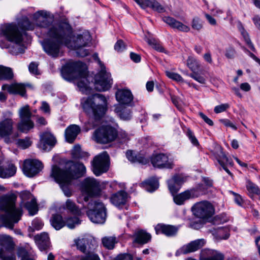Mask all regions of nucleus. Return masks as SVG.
<instances>
[{
  "mask_svg": "<svg viewBox=\"0 0 260 260\" xmlns=\"http://www.w3.org/2000/svg\"><path fill=\"white\" fill-rule=\"evenodd\" d=\"M49 15L47 11L40 10L34 13L33 19L39 28L45 29L43 33L48 37L42 43L45 52L52 57L57 58L62 55L61 46H68L71 43L72 28L68 22L63 21L51 24Z\"/></svg>",
  "mask_w": 260,
  "mask_h": 260,
  "instance_id": "obj_1",
  "label": "nucleus"
},
{
  "mask_svg": "<svg viewBox=\"0 0 260 260\" xmlns=\"http://www.w3.org/2000/svg\"><path fill=\"white\" fill-rule=\"evenodd\" d=\"M93 56L98 58L101 68L94 78L87 75L86 64L81 61L69 63L61 71L63 78L67 81L79 78L77 86L86 94H89L93 87L98 91H106L109 89L112 84L110 73L106 71L105 66L98 58V54H94Z\"/></svg>",
  "mask_w": 260,
  "mask_h": 260,
  "instance_id": "obj_2",
  "label": "nucleus"
},
{
  "mask_svg": "<svg viewBox=\"0 0 260 260\" xmlns=\"http://www.w3.org/2000/svg\"><path fill=\"white\" fill-rule=\"evenodd\" d=\"M85 172L86 168L82 163L71 161L66 164L64 169L53 165L51 176L59 184L64 195L69 197L72 194L70 188L72 180L82 177Z\"/></svg>",
  "mask_w": 260,
  "mask_h": 260,
  "instance_id": "obj_3",
  "label": "nucleus"
},
{
  "mask_svg": "<svg viewBox=\"0 0 260 260\" xmlns=\"http://www.w3.org/2000/svg\"><path fill=\"white\" fill-rule=\"evenodd\" d=\"M17 199V194L12 192L0 197V211L5 212L0 216V227L13 229L14 224L21 219L23 212L21 208L16 207Z\"/></svg>",
  "mask_w": 260,
  "mask_h": 260,
  "instance_id": "obj_4",
  "label": "nucleus"
},
{
  "mask_svg": "<svg viewBox=\"0 0 260 260\" xmlns=\"http://www.w3.org/2000/svg\"><path fill=\"white\" fill-rule=\"evenodd\" d=\"M34 28V24L27 17L23 18L18 23L6 24L0 27V38L4 37L9 42L20 44L23 41V36L26 30H31Z\"/></svg>",
  "mask_w": 260,
  "mask_h": 260,
  "instance_id": "obj_5",
  "label": "nucleus"
},
{
  "mask_svg": "<svg viewBox=\"0 0 260 260\" xmlns=\"http://www.w3.org/2000/svg\"><path fill=\"white\" fill-rule=\"evenodd\" d=\"M84 111L95 121L100 120L107 110V100L102 94L95 93L88 97L82 104Z\"/></svg>",
  "mask_w": 260,
  "mask_h": 260,
  "instance_id": "obj_6",
  "label": "nucleus"
},
{
  "mask_svg": "<svg viewBox=\"0 0 260 260\" xmlns=\"http://www.w3.org/2000/svg\"><path fill=\"white\" fill-rule=\"evenodd\" d=\"M73 246L81 252L85 254L79 257V260H100L94 250L98 247L96 241L92 237L78 238L74 240Z\"/></svg>",
  "mask_w": 260,
  "mask_h": 260,
  "instance_id": "obj_7",
  "label": "nucleus"
},
{
  "mask_svg": "<svg viewBox=\"0 0 260 260\" xmlns=\"http://www.w3.org/2000/svg\"><path fill=\"white\" fill-rule=\"evenodd\" d=\"M12 115V112L10 111H4L0 120V137L4 138L7 144L12 143L19 136L18 132L13 131Z\"/></svg>",
  "mask_w": 260,
  "mask_h": 260,
  "instance_id": "obj_8",
  "label": "nucleus"
},
{
  "mask_svg": "<svg viewBox=\"0 0 260 260\" xmlns=\"http://www.w3.org/2000/svg\"><path fill=\"white\" fill-rule=\"evenodd\" d=\"M91 41V36L88 31L85 30L74 37L71 47L74 50H77L76 53L78 56L84 57L88 55L89 51L81 49L88 45Z\"/></svg>",
  "mask_w": 260,
  "mask_h": 260,
  "instance_id": "obj_9",
  "label": "nucleus"
},
{
  "mask_svg": "<svg viewBox=\"0 0 260 260\" xmlns=\"http://www.w3.org/2000/svg\"><path fill=\"white\" fill-rule=\"evenodd\" d=\"M89 204L93 206V208L86 212L87 215L93 223H104L106 221L107 216L106 208L104 204L99 200L91 201Z\"/></svg>",
  "mask_w": 260,
  "mask_h": 260,
  "instance_id": "obj_10",
  "label": "nucleus"
},
{
  "mask_svg": "<svg viewBox=\"0 0 260 260\" xmlns=\"http://www.w3.org/2000/svg\"><path fill=\"white\" fill-rule=\"evenodd\" d=\"M20 121L17 124V129L22 133H27L35 126L31 118L32 115L29 106L26 105L21 107L18 111Z\"/></svg>",
  "mask_w": 260,
  "mask_h": 260,
  "instance_id": "obj_11",
  "label": "nucleus"
},
{
  "mask_svg": "<svg viewBox=\"0 0 260 260\" xmlns=\"http://www.w3.org/2000/svg\"><path fill=\"white\" fill-rule=\"evenodd\" d=\"M118 132L116 128L110 126H102L96 129L93 136L96 142L107 144L114 141L117 137Z\"/></svg>",
  "mask_w": 260,
  "mask_h": 260,
  "instance_id": "obj_12",
  "label": "nucleus"
},
{
  "mask_svg": "<svg viewBox=\"0 0 260 260\" xmlns=\"http://www.w3.org/2000/svg\"><path fill=\"white\" fill-rule=\"evenodd\" d=\"M109 156L105 151L95 156L92 162V171L97 176L107 172L109 169Z\"/></svg>",
  "mask_w": 260,
  "mask_h": 260,
  "instance_id": "obj_13",
  "label": "nucleus"
},
{
  "mask_svg": "<svg viewBox=\"0 0 260 260\" xmlns=\"http://www.w3.org/2000/svg\"><path fill=\"white\" fill-rule=\"evenodd\" d=\"M191 209L195 216L203 219L211 217L214 213L213 206L207 201L197 203Z\"/></svg>",
  "mask_w": 260,
  "mask_h": 260,
  "instance_id": "obj_14",
  "label": "nucleus"
},
{
  "mask_svg": "<svg viewBox=\"0 0 260 260\" xmlns=\"http://www.w3.org/2000/svg\"><path fill=\"white\" fill-rule=\"evenodd\" d=\"M43 168V165L41 161L28 159L24 161L22 170L26 176L32 177L38 174Z\"/></svg>",
  "mask_w": 260,
  "mask_h": 260,
  "instance_id": "obj_15",
  "label": "nucleus"
},
{
  "mask_svg": "<svg viewBox=\"0 0 260 260\" xmlns=\"http://www.w3.org/2000/svg\"><path fill=\"white\" fill-rule=\"evenodd\" d=\"M150 160L153 166L158 169H171L174 167L173 161L169 160L168 156L164 153L153 154Z\"/></svg>",
  "mask_w": 260,
  "mask_h": 260,
  "instance_id": "obj_16",
  "label": "nucleus"
},
{
  "mask_svg": "<svg viewBox=\"0 0 260 260\" xmlns=\"http://www.w3.org/2000/svg\"><path fill=\"white\" fill-rule=\"evenodd\" d=\"M83 187L90 197H96L101 194L100 182L93 178H86L83 183Z\"/></svg>",
  "mask_w": 260,
  "mask_h": 260,
  "instance_id": "obj_17",
  "label": "nucleus"
},
{
  "mask_svg": "<svg viewBox=\"0 0 260 260\" xmlns=\"http://www.w3.org/2000/svg\"><path fill=\"white\" fill-rule=\"evenodd\" d=\"M206 240L204 239H199L192 241L187 244L183 245L177 251L181 254H186L189 253L195 252L202 248L206 244Z\"/></svg>",
  "mask_w": 260,
  "mask_h": 260,
  "instance_id": "obj_18",
  "label": "nucleus"
},
{
  "mask_svg": "<svg viewBox=\"0 0 260 260\" xmlns=\"http://www.w3.org/2000/svg\"><path fill=\"white\" fill-rule=\"evenodd\" d=\"M34 240L40 251H47L50 249L51 242L47 233L43 232L34 236Z\"/></svg>",
  "mask_w": 260,
  "mask_h": 260,
  "instance_id": "obj_19",
  "label": "nucleus"
},
{
  "mask_svg": "<svg viewBox=\"0 0 260 260\" xmlns=\"http://www.w3.org/2000/svg\"><path fill=\"white\" fill-rule=\"evenodd\" d=\"M116 100L119 105L131 106L133 101V95L130 90L127 89H118L116 93Z\"/></svg>",
  "mask_w": 260,
  "mask_h": 260,
  "instance_id": "obj_20",
  "label": "nucleus"
},
{
  "mask_svg": "<svg viewBox=\"0 0 260 260\" xmlns=\"http://www.w3.org/2000/svg\"><path fill=\"white\" fill-rule=\"evenodd\" d=\"M26 86H30V85L21 83H12L11 84H4L2 86V90H7V91L11 94H19L22 96H26Z\"/></svg>",
  "mask_w": 260,
  "mask_h": 260,
  "instance_id": "obj_21",
  "label": "nucleus"
},
{
  "mask_svg": "<svg viewBox=\"0 0 260 260\" xmlns=\"http://www.w3.org/2000/svg\"><path fill=\"white\" fill-rule=\"evenodd\" d=\"M215 157L217 161L223 169L230 176H233L232 173L228 169V166H233L234 162L231 158L228 157L223 151L222 148H221L219 151L216 152Z\"/></svg>",
  "mask_w": 260,
  "mask_h": 260,
  "instance_id": "obj_22",
  "label": "nucleus"
},
{
  "mask_svg": "<svg viewBox=\"0 0 260 260\" xmlns=\"http://www.w3.org/2000/svg\"><path fill=\"white\" fill-rule=\"evenodd\" d=\"M224 254L219 251L204 249L201 251L200 260H224Z\"/></svg>",
  "mask_w": 260,
  "mask_h": 260,
  "instance_id": "obj_23",
  "label": "nucleus"
},
{
  "mask_svg": "<svg viewBox=\"0 0 260 260\" xmlns=\"http://www.w3.org/2000/svg\"><path fill=\"white\" fill-rule=\"evenodd\" d=\"M41 147L44 150H50L56 143V140L50 132H44L40 135Z\"/></svg>",
  "mask_w": 260,
  "mask_h": 260,
  "instance_id": "obj_24",
  "label": "nucleus"
},
{
  "mask_svg": "<svg viewBox=\"0 0 260 260\" xmlns=\"http://www.w3.org/2000/svg\"><path fill=\"white\" fill-rule=\"evenodd\" d=\"M155 231L156 234H162L167 237H173L176 235L178 228L172 225L159 223L155 226Z\"/></svg>",
  "mask_w": 260,
  "mask_h": 260,
  "instance_id": "obj_25",
  "label": "nucleus"
},
{
  "mask_svg": "<svg viewBox=\"0 0 260 260\" xmlns=\"http://www.w3.org/2000/svg\"><path fill=\"white\" fill-rule=\"evenodd\" d=\"M0 245L2 247L0 252L6 255H10L14 247L12 238L7 235H0Z\"/></svg>",
  "mask_w": 260,
  "mask_h": 260,
  "instance_id": "obj_26",
  "label": "nucleus"
},
{
  "mask_svg": "<svg viewBox=\"0 0 260 260\" xmlns=\"http://www.w3.org/2000/svg\"><path fill=\"white\" fill-rule=\"evenodd\" d=\"M127 198L128 194L126 192L120 190L112 194L110 197V202L116 207L120 208L126 204Z\"/></svg>",
  "mask_w": 260,
  "mask_h": 260,
  "instance_id": "obj_27",
  "label": "nucleus"
},
{
  "mask_svg": "<svg viewBox=\"0 0 260 260\" xmlns=\"http://www.w3.org/2000/svg\"><path fill=\"white\" fill-rule=\"evenodd\" d=\"M208 232L212 234L217 240H227L230 236V229L228 227L211 228L208 230Z\"/></svg>",
  "mask_w": 260,
  "mask_h": 260,
  "instance_id": "obj_28",
  "label": "nucleus"
},
{
  "mask_svg": "<svg viewBox=\"0 0 260 260\" xmlns=\"http://www.w3.org/2000/svg\"><path fill=\"white\" fill-rule=\"evenodd\" d=\"M164 22L166 23L171 27L184 32H188L190 28L188 26L183 24L182 22L170 16H164L162 18Z\"/></svg>",
  "mask_w": 260,
  "mask_h": 260,
  "instance_id": "obj_29",
  "label": "nucleus"
},
{
  "mask_svg": "<svg viewBox=\"0 0 260 260\" xmlns=\"http://www.w3.org/2000/svg\"><path fill=\"white\" fill-rule=\"evenodd\" d=\"M81 131L80 127L75 124L68 126L65 131V137L67 141L72 143Z\"/></svg>",
  "mask_w": 260,
  "mask_h": 260,
  "instance_id": "obj_30",
  "label": "nucleus"
},
{
  "mask_svg": "<svg viewBox=\"0 0 260 260\" xmlns=\"http://www.w3.org/2000/svg\"><path fill=\"white\" fill-rule=\"evenodd\" d=\"M134 237V243H138L140 245H144L149 242L151 239V235L143 230H140L136 231Z\"/></svg>",
  "mask_w": 260,
  "mask_h": 260,
  "instance_id": "obj_31",
  "label": "nucleus"
},
{
  "mask_svg": "<svg viewBox=\"0 0 260 260\" xmlns=\"http://www.w3.org/2000/svg\"><path fill=\"white\" fill-rule=\"evenodd\" d=\"M17 168L12 164L0 166V177L8 178L13 176L16 172Z\"/></svg>",
  "mask_w": 260,
  "mask_h": 260,
  "instance_id": "obj_32",
  "label": "nucleus"
},
{
  "mask_svg": "<svg viewBox=\"0 0 260 260\" xmlns=\"http://www.w3.org/2000/svg\"><path fill=\"white\" fill-rule=\"evenodd\" d=\"M114 111L119 118L123 120H128L131 119L132 117V111L131 109L126 107L125 105H117L115 107Z\"/></svg>",
  "mask_w": 260,
  "mask_h": 260,
  "instance_id": "obj_33",
  "label": "nucleus"
},
{
  "mask_svg": "<svg viewBox=\"0 0 260 260\" xmlns=\"http://www.w3.org/2000/svg\"><path fill=\"white\" fill-rule=\"evenodd\" d=\"M173 196L174 202L178 205H183L186 200L194 199L190 189L176 195L174 194Z\"/></svg>",
  "mask_w": 260,
  "mask_h": 260,
  "instance_id": "obj_34",
  "label": "nucleus"
},
{
  "mask_svg": "<svg viewBox=\"0 0 260 260\" xmlns=\"http://www.w3.org/2000/svg\"><path fill=\"white\" fill-rule=\"evenodd\" d=\"M127 159L133 162H138L143 165L148 163L149 160L143 155L139 154L135 155L132 150H128L126 153Z\"/></svg>",
  "mask_w": 260,
  "mask_h": 260,
  "instance_id": "obj_35",
  "label": "nucleus"
},
{
  "mask_svg": "<svg viewBox=\"0 0 260 260\" xmlns=\"http://www.w3.org/2000/svg\"><path fill=\"white\" fill-rule=\"evenodd\" d=\"M50 222L56 230H59L66 225L65 220L63 219L62 216L58 214H52Z\"/></svg>",
  "mask_w": 260,
  "mask_h": 260,
  "instance_id": "obj_36",
  "label": "nucleus"
},
{
  "mask_svg": "<svg viewBox=\"0 0 260 260\" xmlns=\"http://www.w3.org/2000/svg\"><path fill=\"white\" fill-rule=\"evenodd\" d=\"M190 190L194 198L207 194L211 192V189L202 183L199 184L196 187L190 188Z\"/></svg>",
  "mask_w": 260,
  "mask_h": 260,
  "instance_id": "obj_37",
  "label": "nucleus"
},
{
  "mask_svg": "<svg viewBox=\"0 0 260 260\" xmlns=\"http://www.w3.org/2000/svg\"><path fill=\"white\" fill-rule=\"evenodd\" d=\"M63 208L67 210L70 213L75 215H80L81 213V210L71 199H68L64 205H63Z\"/></svg>",
  "mask_w": 260,
  "mask_h": 260,
  "instance_id": "obj_38",
  "label": "nucleus"
},
{
  "mask_svg": "<svg viewBox=\"0 0 260 260\" xmlns=\"http://www.w3.org/2000/svg\"><path fill=\"white\" fill-rule=\"evenodd\" d=\"M24 207L28 210L30 215H34L38 211V205L35 198L31 199L30 201H27L23 204Z\"/></svg>",
  "mask_w": 260,
  "mask_h": 260,
  "instance_id": "obj_39",
  "label": "nucleus"
},
{
  "mask_svg": "<svg viewBox=\"0 0 260 260\" xmlns=\"http://www.w3.org/2000/svg\"><path fill=\"white\" fill-rule=\"evenodd\" d=\"M142 185L145 189L149 192H153L158 188L159 183L158 180L154 178H150L144 181Z\"/></svg>",
  "mask_w": 260,
  "mask_h": 260,
  "instance_id": "obj_40",
  "label": "nucleus"
},
{
  "mask_svg": "<svg viewBox=\"0 0 260 260\" xmlns=\"http://www.w3.org/2000/svg\"><path fill=\"white\" fill-rule=\"evenodd\" d=\"M102 242L103 246L106 248L111 250L115 247V244L118 242L115 237H104L102 239Z\"/></svg>",
  "mask_w": 260,
  "mask_h": 260,
  "instance_id": "obj_41",
  "label": "nucleus"
},
{
  "mask_svg": "<svg viewBox=\"0 0 260 260\" xmlns=\"http://www.w3.org/2000/svg\"><path fill=\"white\" fill-rule=\"evenodd\" d=\"M72 156L74 159H80L88 156V153L81 150L80 145H75L72 150Z\"/></svg>",
  "mask_w": 260,
  "mask_h": 260,
  "instance_id": "obj_42",
  "label": "nucleus"
},
{
  "mask_svg": "<svg viewBox=\"0 0 260 260\" xmlns=\"http://www.w3.org/2000/svg\"><path fill=\"white\" fill-rule=\"evenodd\" d=\"M13 77V74L11 68L0 67V80H10Z\"/></svg>",
  "mask_w": 260,
  "mask_h": 260,
  "instance_id": "obj_43",
  "label": "nucleus"
},
{
  "mask_svg": "<svg viewBox=\"0 0 260 260\" xmlns=\"http://www.w3.org/2000/svg\"><path fill=\"white\" fill-rule=\"evenodd\" d=\"M187 66L189 69L193 72H196L200 68V62L194 57L189 56L187 59Z\"/></svg>",
  "mask_w": 260,
  "mask_h": 260,
  "instance_id": "obj_44",
  "label": "nucleus"
},
{
  "mask_svg": "<svg viewBox=\"0 0 260 260\" xmlns=\"http://www.w3.org/2000/svg\"><path fill=\"white\" fill-rule=\"evenodd\" d=\"M229 220L225 214H221L216 215L212 219L211 222L213 224L218 225L226 222Z\"/></svg>",
  "mask_w": 260,
  "mask_h": 260,
  "instance_id": "obj_45",
  "label": "nucleus"
},
{
  "mask_svg": "<svg viewBox=\"0 0 260 260\" xmlns=\"http://www.w3.org/2000/svg\"><path fill=\"white\" fill-rule=\"evenodd\" d=\"M66 225L70 229H74L76 225L80 224L81 221L77 217H69L65 221Z\"/></svg>",
  "mask_w": 260,
  "mask_h": 260,
  "instance_id": "obj_46",
  "label": "nucleus"
},
{
  "mask_svg": "<svg viewBox=\"0 0 260 260\" xmlns=\"http://www.w3.org/2000/svg\"><path fill=\"white\" fill-rule=\"evenodd\" d=\"M18 146L23 149H26L31 145L29 138L25 137L24 139H19L17 140Z\"/></svg>",
  "mask_w": 260,
  "mask_h": 260,
  "instance_id": "obj_47",
  "label": "nucleus"
},
{
  "mask_svg": "<svg viewBox=\"0 0 260 260\" xmlns=\"http://www.w3.org/2000/svg\"><path fill=\"white\" fill-rule=\"evenodd\" d=\"M20 198L21 199V203L23 204L27 201L31 200V199L34 198L30 191L23 190L20 192Z\"/></svg>",
  "mask_w": 260,
  "mask_h": 260,
  "instance_id": "obj_48",
  "label": "nucleus"
},
{
  "mask_svg": "<svg viewBox=\"0 0 260 260\" xmlns=\"http://www.w3.org/2000/svg\"><path fill=\"white\" fill-rule=\"evenodd\" d=\"M246 187L249 192L256 194H260V189L257 185L253 183L252 182L250 181H247Z\"/></svg>",
  "mask_w": 260,
  "mask_h": 260,
  "instance_id": "obj_49",
  "label": "nucleus"
},
{
  "mask_svg": "<svg viewBox=\"0 0 260 260\" xmlns=\"http://www.w3.org/2000/svg\"><path fill=\"white\" fill-rule=\"evenodd\" d=\"M166 74L168 77L177 82H184L185 81L179 74L172 72L167 71Z\"/></svg>",
  "mask_w": 260,
  "mask_h": 260,
  "instance_id": "obj_50",
  "label": "nucleus"
},
{
  "mask_svg": "<svg viewBox=\"0 0 260 260\" xmlns=\"http://www.w3.org/2000/svg\"><path fill=\"white\" fill-rule=\"evenodd\" d=\"M241 35H242L245 42L248 45V46L250 48V49L252 51L254 52L255 51V49L252 43L251 42V41L250 40V39L249 38L248 32L246 31H245L241 33Z\"/></svg>",
  "mask_w": 260,
  "mask_h": 260,
  "instance_id": "obj_51",
  "label": "nucleus"
},
{
  "mask_svg": "<svg viewBox=\"0 0 260 260\" xmlns=\"http://www.w3.org/2000/svg\"><path fill=\"white\" fill-rule=\"evenodd\" d=\"M18 255L21 257V260H35L29 257L27 251L25 249L21 248L18 250Z\"/></svg>",
  "mask_w": 260,
  "mask_h": 260,
  "instance_id": "obj_52",
  "label": "nucleus"
},
{
  "mask_svg": "<svg viewBox=\"0 0 260 260\" xmlns=\"http://www.w3.org/2000/svg\"><path fill=\"white\" fill-rule=\"evenodd\" d=\"M168 185L169 189L172 195L176 193L181 188L179 185H176V183L172 182L170 181H168Z\"/></svg>",
  "mask_w": 260,
  "mask_h": 260,
  "instance_id": "obj_53",
  "label": "nucleus"
},
{
  "mask_svg": "<svg viewBox=\"0 0 260 260\" xmlns=\"http://www.w3.org/2000/svg\"><path fill=\"white\" fill-rule=\"evenodd\" d=\"M148 43L152 45V47L158 52H164L165 51L164 48L155 40H149Z\"/></svg>",
  "mask_w": 260,
  "mask_h": 260,
  "instance_id": "obj_54",
  "label": "nucleus"
},
{
  "mask_svg": "<svg viewBox=\"0 0 260 260\" xmlns=\"http://www.w3.org/2000/svg\"><path fill=\"white\" fill-rule=\"evenodd\" d=\"M189 76L201 84L206 83L205 78L196 72L190 74Z\"/></svg>",
  "mask_w": 260,
  "mask_h": 260,
  "instance_id": "obj_55",
  "label": "nucleus"
},
{
  "mask_svg": "<svg viewBox=\"0 0 260 260\" xmlns=\"http://www.w3.org/2000/svg\"><path fill=\"white\" fill-rule=\"evenodd\" d=\"M31 225L33 228L32 231H34L41 230L43 228L44 224L41 220L36 218L32 220Z\"/></svg>",
  "mask_w": 260,
  "mask_h": 260,
  "instance_id": "obj_56",
  "label": "nucleus"
},
{
  "mask_svg": "<svg viewBox=\"0 0 260 260\" xmlns=\"http://www.w3.org/2000/svg\"><path fill=\"white\" fill-rule=\"evenodd\" d=\"M186 135L188 137L189 139L190 140V141H191V143L194 146H198L199 145V143L198 140L197 139L193 133L190 129H188L187 130Z\"/></svg>",
  "mask_w": 260,
  "mask_h": 260,
  "instance_id": "obj_57",
  "label": "nucleus"
},
{
  "mask_svg": "<svg viewBox=\"0 0 260 260\" xmlns=\"http://www.w3.org/2000/svg\"><path fill=\"white\" fill-rule=\"evenodd\" d=\"M230 106L228 104H222L220 105L216 106L214 109V111L216 113H219L226 111L229 109Z\"/></svg>",
  "mask_w": 260,
  "mask_h": 260,
  "instance_id": "obj_58",
  "label": "nucleus"
},
{
  "mask_svg": "<svg viewBox=\"0 0 260 260\" xmlns=\"http://www.w3.org/2000/svg\"><path fill=\"white\" fill-rule=\"evenodd\" d=\"M169 181H170L172 182L176 183V185H179V186L180 187L184 182V179L183 177H182L181 176L179 175H176L174 176Z\"/></svg>",
  "mask_w": 260,
  "mask_h": 260,
  "instance_id": "obj_59",
  "label": "nucleus"
},
{
  "mask_svg": "<svg viewBox=\"0 0 260 260\" xmlns=\"http://www.w3.org/2000/svg\"><path fill=\"white\" fill-rule=\"evenodd\" d=\"M114 49L118 52L123 51L125 49V45L123 41L121 40H118L114 45Z\"/></svg>",
  "mask_w": 260,
  "mask_h": 260,
  "instance_id": "obj_60",
  "label": "nucleus"
},
{
  "mask_svg": "<svg viewBox=\"0 0 260 260\" xmlns=\"http://www.w3.org/2000/svg\"><path fill=\"white\" fill-rule=\"evenodd\" d=\"M154 1L155 0H140V3L139 5L143 9L147 7L151 8Z\"/></svg>",
  "mask_w": 260,
  "mask_h": 260,
  "instance_id": "obj_61",
  "label": "nucleus"
},
{
  "mask_svg": "<svg viewBox=\"0 0 260 260\" xmlns=\"http://www.w3.org/2000/svg\"><path fill=\"white\" fill-rule=\"evenodd\" d=\"M151 8L158 13H162L165 11V8L155 0L154 4L152 5Z\"/></svg>",
  "mask_w": 260,
  "mask_h": 260,
  "instance_id": "obj_62",
  "label": "nucleus"
},
{
  "mask_svg": "<svg viewBox=\"0 0 260 260\" xmlns=\"http://www.w3.org/2000/svg\"><path fill=\"white\" fill-rule=\"evenodd\" d=\"M202 180L204 182L203 184L210 189L213 187V181L210 178L203 177Z\"/></svg>",
  "mask_w": 260,
  "mask_h": 260,
  "instance_id": "obj_63",
  "label": "nucleus"
},
{
  "mask_svg": "<svg viewBox=\"0 0 260 260\" xmlns=\"http://www.w3.org/2000/svg\"><path fill=\"white\" fill-rule=\"evenodd\" d=\"M114 260H133L132 255L127 253L120 254L117 255Z\"/></svg>",
  "mask_w": 260,
  "mask_h": 260,
  "instance_id": "obj_64",
  "label": "nucleus"
}]
</instances>
